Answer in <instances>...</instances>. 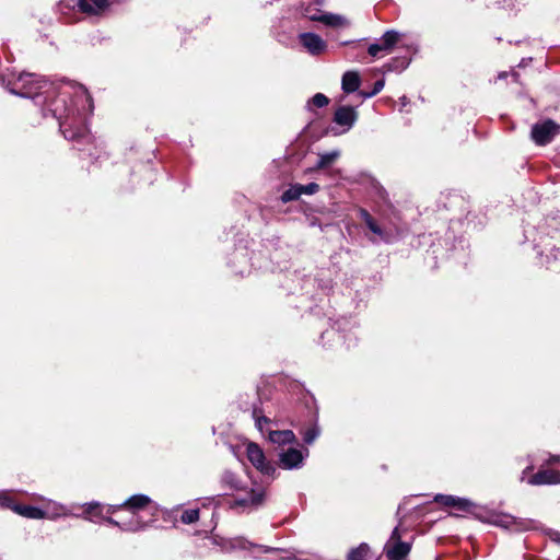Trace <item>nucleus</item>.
<instances>
[{
  "instance_id": "obj_1",
  "label": "nucleus",
  "mask_w": 560,
  "mask_h": 560,
  "mask_svg": "<svg viewBox=\"0 0 560 560\" xmlns=\"http://www.w3.org/2000/svg\"><path fill=\"white\" fill-rule=\"evenodd\" d=\"M5 79L0 74V84L11 94L31 98L40 107L43 117L50 115L59 122V129L69 141H89L90 132L85 116L93 112V98L83 85L75 89L74 100L68 105V93H57L56 88L35 73L21 72Z\"/></svg>"
},
{
  "instance_id": "obj_2",
  "label": "nucleus",
  "mask_w": 560,
  "mask_h": 560,
  "mask_svg": "<svg viewBox=\"0 0 560 560\" xmlns=\"http://www.w3.org/2000/svg\"><path fill=\"white\" fill-rule=\"evenodd\" d=\"M535 249L540 258V264L550 269H557L560 265V229L552 228L546 234L535 240Z\"/></svg>"
},
{
  "instance_id": "obj_3",
  "label": "nucleus",
  "mask_w": 560,
  "mask_h": 560,
  "mask_svg": "<svg viewBox=\"0 0 560 560\" xmlns=\"http://www.w3.org/2000/svg\"><path fill=\"white\" fill-rule=\"evenodd\" d=\"M106 508L107 505H102L98 502H91L86 504L85 513L91 515L90 520L101 517L108 524L117 526L125 532H137L144 527L138 514L127 513L126 517L119 516L115 518L113 517L114 514L106 513Z\"/></svg>"
},
{
  "instance_id": "obj_4",
  "label": "nucleus",
  "mask_w": 560,
  "mask_h": 560,
  "mask_svg": "<svg viewBox=\"0 0 560 560\" xmlns=\"http://www.w3.org/2000/svg\"><path fill=\"white\" fill-rule=\"evenodd\" d=\"M476 517L485 523H489L504 529L513 532H524L535 528V521L530 518H520L510 514L495 511L478 510Z\"/></svg>"
},
{
  "instance_id": "obj_5",
  "label": "nucleus",
  "mask_w": 560,
  "mask_h": 560,
  "mask_svg": "<svg viewBox=\"0 0 560 560\" xmlns=\"http://www.w3.org/2000/svg\"><path fill=\"white\" fill-rule=\"evenodd\" d=\"M560 133V125L555 120L547 118L532 126L530 139L535 144L544 147L553 141Z\"/></svg>"
},
{
  "instance_id": "obj_6",
  "label": "nucleus",
  "mask_w": 560,
  "mask_h": 560,
  "mask_svg": "<svg viewBox=\"0 0 560 560\" xmlns=\"http://www.w3.org/2000/svg\"><path fill=\"white\" fill-rule=\"evenodd\" d=\"M310 451L307 447L289 446L283 448L279 454V466L285 470L300 469L304 466L305 459L308 457Z\"/></svg>"
},
{
  "instance_id": "obj_7",
  "label": "nucleus",
  "mask_w": 560,
  "mask_h": 560,
  "mask_svg": "<svg viewBox=\"0 0 560 560\" xmlns=\"http://www.w3.org/2000/svg\"><path fill=\"white\" fill-rule=\"evenodd\" d=\"M246 455L252 465L262 475L268 477L275 476V465L266 459L262 448L257 443L250 442L247 444Z\"/></svg>"
},
{
  "instance_id": "obj_8",
  "label": "nucleus",
  "mask_w": 560,
  "mask_h": 560,
  "mask_svg": "<svg viewBox=\"0 0 560 560\" xmlns=\"http://www.w3.org/2000/svg\"><path fill=\"white\" fill-rule=\"evenodd\" d=\"M61 11L78 10L86 14H97L108 7V0H61L58 3Z\"/></svg>"
},
{
  "instance_id": "obj_9",
  "label": "nucleus",
  "mask_w": 560,
  "mask_h": 560,
  "mask_svg": "<svg viewBox=\"0 0 560 560\" xmlns=\"http://www.w3.org/2000/svg\"><path fill=\"white\" fill-rule=\"evenodd\" d=\"M400 38V34L394 30L385 32L375 43L368 47V54L372 57H383L392 52Z\"/></svg>"
},
{
  "instance_id": "obj_10",
  "label": "nucleus",
  "mask_w": 560,
  "mask_h": 560,
  "mask_svg": "<svg viewBox=\"0 0 560 560\" xmlns=\"http://www.w3.org/2000/svg\"><path fill=\"white\" fill-rule=\"evenodd\" d=\"M150 503L151 499L147 494H135L120 504L107 505L106 513L118 514L121 512H126L138 514L139 511L147 508Z\"/></svg>"
},
{
  "instance_id": "obj_11",
  "label": "nucleus",
  "mask_w": 560,
  "mask_h": 560,
  "mask_svg": "<svg viewBox=\"0 0 560 560\" xmlns=\"http://www.w3.org/2000/svg\"><path fill=\"white\" fill-rule=\"evenodd\" d=\"M434 501L443 504L444 506L454 508L455 510L460 512L472 513L475 516L476 513H478V511H476L477 508L475 506V504L465 498H458L447 494H436L434 497Z\"/></svg>"
},
{
  "instance_id": "obj_12",
  "label": "nucleus",
  "mask_w": 560,
  "mask_h": 560,
  "mask_svg": "<svg viewBox=\"0 0 560 560\" xmlns=\"http://www.w3.org/2000/svg\"><path fill=\"white\" fill-rule=\"evenodd\" d=\"M304 16L311 21H319L328 26H341L346 20L341 15L332 13H323L319 9H313L311 3L304 9Z\"/></svg>"
},
{
  "instance_id": "obj_13",
  "label": "nucleus",
  "mask_w": 560,
  "mask_h": 560,
  "mask_svg": "<svg viewBox=\"0 0 560 560\" xmlns=\"http://www.w3.org/2000/svg\"><path fill=\"white\" fill-rule=\"evenodd\" d=\"M360 218L364 221L368 229L377 236V240H372V242L382 241L384 243H393L395 240V235L392 232H388L382 229L373 217L369 213L368 210L361 208L359 210Z\"/></svg>"
},
{
  "instance_id": "obj_14",
  "label": "nucleus",
  "mask_w": 560,
  "mask_h": 560,
  "mask_svg": "<svg viewBox=\"0 0 560 560\" xmlns=\"http://www.w3.org/2000/svg\"><path fill=\"white\" fill-rule=\"evenodd\" d=\"M301 45L311 54L319 55L325 51L327 45L325 40L317 34L312 32L301 33L299 35Z\"/></svg>"
},
{
  "instance_id": "obj_15",
  "label": "nucleus",
  "mask_w": 560,
  "mask_h": 560,
  "mask_svg": "<svg viewBox=\"0 0 560 560\" xmlns=\"http://www.w3.org/2000/svg\"><path fill=\"white\" fill-rule=\"evenodd\" d=\"M358 113L351 106H339L334 114V122L343 128V132L350 130L355 124Z\"/></svg>"
},
{
  "instance_id": "obj_16",
  "label": "nucleus",
  "mask_w": 560,
  "mask_h": 560,
  "mask_svg": "<svg viewBox=\"0 0 560 560\" xmlns=\"http://www.w3.org/2000/svg\"><path fill=\"white\" fill-rule=\"evenodd\" d=\"M528 483L533 485V486L560 483V470H555V469L538 470L536 474H534L528 479Z\"/></svg>"
},
{
  "instance_id": "obj_17",
  "label": "nucleus",
  "mask_w": 560,
  "mask_h": 560,
  "mask_svg": "<svg viewBox=\"0 0 560 560\" xmlns=\"http://www.w3.org/2000/svg\"><path fill=\"white\" fill-rule=\"evenodd\" d=\"M264 498H265L264 489L250 488L248 491H246V494L244 497L235 500V505L258 508L259 505L262 504Z\"/></svg>"
},
{
  "instance_id": "obj_18",
  "label": "nucleus",
  "mask_w": 560,
  "mask_h": 560,
  "mask_svg": "<svg viewBox=\"0 0 560 560\" xmlns=\"http://www.w3.org/2000/svg\"><path fill=\"white\" fill-rule=\"evenodd\" d=\"M268 440L280 446L296 444L298 440L292 430H270Z\"/></svg>"
},
{
  "instance_id": "obj_19",
  "label": "nucleus",
  "mask_w": 560,
  "mask_h": 560,
  "mask_svg": "<svg viewBox=\"0 0 560 560\" xmlns=\"http://www.w3.org/2000/svg\"><path fill=\"white\" fill-rule=\"evenodd\" d=\"M411 550V545L405 541H396L392 547H387L386 557L388 560H402Z\"/></svg>"
},
{
  "instance_id": "obj_20",
  "label": "nucleus",
  "mask_w": 560,
  "mask_h": 560,
  "mask_svg": "<svg viewBox=\"0 0 560 560\" xmlns=\"http://www.w3.org/2000/svg\"><path fill=\"white\" fill-rule=\"evenodd\" d=\"M360 75L357 71H347L342 75L341 89L345 93H354L360 88Z\"/></svg>"
},
{
  "instance_id": "obj_21",
  "label": "nucleus",
  "mask_w": 560,
  "mask_h": 560,
  "mask_svg": "<svg viewBox=\"0 0 560 560\" xmlns=\"http://www.w3.org/2000/svg\"><path fill=\"white\" fill-rule=\"evenodd\" d=\"M221 485L224 489L231 491H241L245 490L242 486V481L238 479L237 475L231 470H224L221 476Z\"/></svg>"
},
{
  "instance_id": "obj_22",
  "label": "nucleus",
  "mask_w": 560,
  "mask_h": 560,
  "mask_svg": "<svg viewBox=\"0 0 560 560\" xmlns=\"http://www.w3.org/2000/svg\"><path fill=\"white\" fill-rule=\"evenodd\" d=\"M13 512H15L16 514H19L21 516L32 518V520H39V518H43L45 515V512L42 509H39L37 506L24 505V504H16V506L13 508Z\"/></svg>"
},
{
  "instance_id": "obj_23",
  "label": "nucleus",
  "mask_w": 560,
  "mask_h": 560,
  "mask_svg": "<svg viewBox=\"0 0 560 560\" xmlns=\"http://www.w3.org/2000/svg\"><path fill=\"white\" fill-rule=\"evenodd\" d=\"M410 60L407 58H394L383 66L385 72H401L409 66Z\"/></svg>"
},
{
  "instance_id": "obj_24",
  "label": "nucleus",
  "mask_w": 560,
  "mask_h": 560,
  "mask_svg": "<svg viewBox=\"0 0 560 560\" xmlns=\"http://www.w3.org/2000/svg\"><path fill=\"white\" fill-rule=\"evenodd\" d=\"M370 547L365 542H361L358 547L352 548L347 556V560H366Z\"/></svg>"
},
{
  "instance_id": "obj_25",
  "label": "nucleus",
  "mask_w": 560,
  "mask_h": 560,
  "mask_svg": "<svg viewBox=\"0 0 560 560\" xmlns=\"http://www.w3.org/2000/svg\"><path fill=\"white\" fill-rule=\"evenodd\" d=\"M302 436H303V442L307 445H311L312 443H314V441L319 436L320 434V428L317 423V421L315 423H313L311 427L304 429L302 432H301Z\"/></svg>"
},
{
  "instance_id": "obj_26",
  "label": "nucleus",
  "mask_w": 560,
  "mask_h": 560,
  "mask_svg": "<svg viewBox=\"0 0 560 560\" xmlns=\"http://www.w3.org/2000/svg\"><path fill=\"white\" fill-rule=\"evenodd\" d=\"M340 155V152L338 150H334L330 152H325L323 154H319L318 161L315 165L316 168H325L329 166L332 162H335L338 156Z\"/></svg>"
},
{
  "instance_id": "obj_27",
  "label": "nucleus",
  "mask_w": 560,
  "mask_h": 560,
  "mask_svg": "<svg viewBox=\"0 0 560 560\" xmlns=\"http://www.w3.org/2000/svg\"><path fill=\"white\" fill-rule=\"evenodd\" d=\"M302 196L300 184L291 185L283 194L281 195V201L287 203L289 201H293L299 199Z\"/></svg>"
},
{
  "instance_id": "obj_28",
  "label": "nucleus",
  "mask_w": 560,
  "mask_h": 560,
  "mask_svg": "<svg viewBox=\"0 0 560 560\" xmlns=\"http://www.w3.org/2000/svg\"><path fill=\"white\" fill-rule=\"evenodd\" d=\"M252 416L255 420L256 428L262 432L264 431V424H269L270 419L262 415V411L260 408L254 406Z\"/></svg>"
},
{
  "instance_id": "obj_29",
  "label": "nucleus",
  "mask_w": 560,
  "mask_h": 560,
  "mask_svg": "<svg viewBox=\"0 0 560 560\" xmlns=\"http://www.w3.org/2000/svg\"><path fill=\"white\" fill-rule=\"evenodd\" d=\"M329 98L323 93H316L306 104L307 109H312V106L322 108L328 105Z\"/></svg>"
},
{
  "instance_id": "obj_30",
  "label": "nucleus",
  "mask_w": 560,
  "mask_h": 560,
  "mask_svg": "<svg viewBox=\"0 0 560 560\" xmlns=\"http://www.w3.org/2000/svg\"><path fill=\"white\" fill-rule=\"evenodd\" d=\"M199 520V509L185 510L180 515V521L184 524H192Z\"/></svg>"
},
{
  "instance_id": "obj_31",
  "label": "nucleus",
  "mask_w": 560,
  "mask_h": 560,
  "mask_svg": "<svg viewBox=\"0 0 560 560\" xmlns=\"http://www.w3.org/2000/svg\"><path fill=\"white\" fill-rule=\"evenodd\" d=\"M384 85H385V81L383 79L377 80L374 83L372 91H370V92L361 91L360 94L363 96V98L373 97L374 95L378 94L384 89Z\"/></svg>"
},
{
  "instance_id": "obj_32",
  "label": "nucleus",
  "mask_w": 560,
  "mask_h": 560,
  "mask_svg": "<svg viewBox=\"0 0 560 560\" xmlns=\"http://www.w3.org/2000/svg\"><path fill=\"white\" fill-rule=\"evenodd\" d=\"M0 506L13 511V508L16 506V503L7 492H0Z\"/></svg>"
},
{
  "instance_id": "obj_33",
  "label": "nucleus",
  "mask_w": 560,
  "mask_h": 560,
  "mask_svg": "<svg viewBox=\"0 0 560 560\" xmlns=\"http://www.w3.org/2000/svg\"><path fill=\"white\" fill-rule=\"evenodd\" d=\"M301 194L314 195L319 190V185L316 183H308L306 185L300 184Z\"/></svg>"
},
{
  "instance_id": "obj_34",
  "label": "nucleus",
  "mask_w": 560,
  "mask_h": 560,
  "mask_svg": "<svg viewBox=\"0 0 560 560\" xmlns=\"http://www.w3.org/2000/svg\"><path fill=\"white\" fill-rule=\"evenodd\" d=\"M348 55H349V57H355V58H359L361 55L363 56L362 45L359 42L353 43Z\"/></svg>"
},
{
  "instance_id": "obj_35",
  "label": "nucleus",
  "mask_w": 560,
  "mask_h": 560,
  "mask_svg": "<svg viewBox=\"0 0 560 560\" xmlns=\"http://www.w3.org/2000/svg\"><path fill=\"white\" fill-rule=\"evenodd\" d=\"M306 221H307V224L310 226H318V228L322 229V224H320L319 220L316 217L307 215L306 217Z\"/></svg>"
},
{
  "instance_id": "obj_36",
  "label": "nucleus",
  "mask_w": 560,
  "mask_h": 560,
  "mask_svg": "<svg viewBox=\"0 0 560 560\" xmlns=\"http://www.w3.org/2000/svg\"><path fill=\"white\" fill-rule=\"evenodd\" d=\"M259 549H261L264 552L266 553H270V552H278L280 551L281 549L279 548H273V547H268V546H264V545H259L257 546Z\"/></svg>"
},
{
  "instance_id": "obj_37",
  "label": "nucleus",
  "mask_w": 560,
  "mask_h": 560,
  "mask_svg": "<svg viewBox=\"0 0 560 560\" xmlns=\"http://www.w3.org/2000/svg\"><path fill=\"white\" fill-rule=\"evenodd\" d=\"M390 539H392V540H395V542H396V541H401V540H400V534H399V529H398V527H395V528L393 529L392 535H390Z\"/></svg>"
},
{
  "instance_id": "obj_38",
  "label": "nucleus",
  "mask_w": 560,
  "mask_h": 560,
  "mask_svg": "<svg viewBox=\"0 0 560 560\" xmlns=\"http://www.w3.org/2000/svg\"><path fill=\"white\" fill-rule=\"evenodd\" d=\"M340 329H341V324L339 322H336L331 327V332L337 331L338 334H340Z\"/></svg>"
},
{
  "instance_id": "obj_39",
  "label": "nucleus",
  "mask_w": 560,
  "mask_h": 560,
  "mask_svg": "<svg viewBox=\"0 0 560 560\" xmlns=\"http://www.w3.org/2000/svg\"><path fill=\"white\" fill-rule=\"evenodd\" d=\"M316 5H323L324 0H312Z\"/></svg>"
},
{
  "instance_id": "obj_40",
  "label": "nucleus",
  "mask_w": 560,
  "mask_h": 560,
  "mask_svg": "<svg viewBox=\"0 0 560 560\" xmlns=\"http://www.w3.org/2000/svg\"><path fill=\"white\" fill-rule=\"evenodd\" d=\"M504 78H506V72H501V73L499 74V79H504Z\"/></svg>"
},
{
  "instance_id": "obj_41",
  "label": "nucleus",
  "mask_w": 560,
  "mask_h": 560,
  "mask_svg": "<svg viewBox=\"0 0 560 560\" xmlns=\"http://www.w3.org/2000/svg\"><path fill=\"white\" fill-rule=\"evenodd\" d=\"M528 469H530V467H527L526 469H524L523 475H525Z\"/></svg>"
},
{
  "instance_id": "obj_42",
  "label": "nucleus",
  "mask_w": 560,
  "mask_h": 560,
  "mask_svg": "<svg viewBox=\"0 0 560 560\" xmlns=\"http://www.w3.org/2000/svg\"><path fill=\"white\" fill-rule=\"evenodd\" d=\"M326 334H327V335H329V334H330V331H326ZM324 337H325V332H324V334H322V338H324Z\"/></svg>"
}]
</instances>
